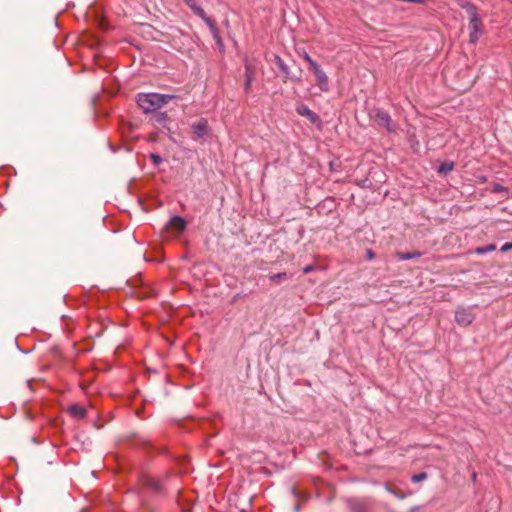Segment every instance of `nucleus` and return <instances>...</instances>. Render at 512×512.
I'll use <instances>...</instances> for the list:
<instances>
[{
    "mask_svg": "<svg viewBox=\"0 0 512 512\" xmlns=\"http://www.w3.org/2000/svg\"><path fill=\"white\" fill-rule=\"evenodd\" d=\"M475 316L470 308L460 307L455 312V321L462 326H468L472 323Z\"/></svg>",
    "mask_w": 512,
    "mask_h": 512,
    "instance_id": "4",
    "label": "nucleus"
},
{
    "mask_svg": "<svg viewBox=\"0 0 512 512\" xmlns=\"http://www.w3.org/2000/svg\"><path fill=\"white\" fill-rule=\"evenodd\" d=\"M254 71L250 65L246 61L245 63V90L248 91L250 89L251 83L253 81Z\"/></svg>",
    "mask_w": 512,
    "mask_h": 512,
    "instance_id": "10",
    "label": "nucleus"
},
{
    "mask_svg": "<svg viewBox=\"0 0 512 512\" xmlns=\"http://www.w3.org/2000/svg\"><path fill=\"white\" fill-rule=\"evenodd\" d=\"M69 412L76 419L84 418L85 415H86V409L84 407H82V406H79V405L71 406L69 408Z\"/></svg>",
    "mask_w": 512,
    "mask_h": 512,
    "instance_id": "12",
    "label": "nucleus"
},
{
    "mask_svg": "<svg viewBox=\"0 0 512 512\" xmlns=\"http://www.w3.org/2000/svg\"><path fill=\"white\" fill-rule=\"evenodd\" d=\"M411 478H412L413 481H416V475H412Z\"/></svg>",
    "mask_w": 512,
    "mask_h": 512,
    "instance_id": "26",
    "label": "nucleus"
},
{
    "mask_svg": "<svg viewBox=\"0 0 512 512\" xmlns=\"http://www.w3.org/2000/svg\"><path fill=\"white\" fill-rule=\"evenodd\" d=\"M167 229H173L182 232L186 228L185 220L180 216L172 217L166 225Z\"/></svg>",
    "mask_w": 512,
    "mask_h": 512,
    "instance_id": "9",
    "label": "nucleus"
},
{
    "mask_svg": "<svg viewBox=\"0 0 512 512\" xmlns=\"http://www.w3.org/2000/svg\"><path fill=\"white\" fill-rule=\"evenodd\" d=\"M286 279V273H277L270 276V280L273 282H280Z\"/></svg>",
    "mask_w": 512,
    "mask_h": 512,
    "instance_id": "16",
    "label": "nucleus"
},
{
    "mask_svg": "<svg viewBox=\"0 0 512 512\" xmlns=\"http://www.w3.org/2000/svg\"><path fill=\"white\" fill-rule=\"evenodd\" d=\"M379 116H380L381 121H383L385 124L388 125V123L390 121L389 116L385 113H381V114H379Z\"/></svg>",
    "mask_w": 512,
    "mask_h": 512,
    "instance_id": "21",
    "label": "nucleus"
},
{
    "mask_svg": "<svg viewBox=\"0 0 512 512\" xmlns=\"http://www.w3.org/2000/svg\"><path fill=\"white\" fill-rule=\"evenodd\" d=\"M368 256H369V258H372L373 254L371 251L368 252Z\"/></svg>",
    "mask_w": 512,
    "mask_h": 512,
    "instance_id": "25",
    "label": "nucleus"
},
{
    "mask_svg": "<svg viewBox=\"0 0 512 512\" xmlns=\"http://www.w3.org/2000/svg\"><path fill=\"white\" fill-rule=\"evenodd\" d=\"M397 258L399 260H407V259H411L414 257V254L413 253H402V252H398L396 254Z\"/></svg>",
    "mask_w": 512,
    "mask_h": 512,
    "instance_id": "19",
    "label": "nucleus"
},
{
    "mask_svg": "<svg viewBox=\"0 0 512 512\" xmlns=\"http://www.w3.org/2000/svg\"><path fill=\"white\" fill-rule=\"evenodd\" d=\"M454 169V163L453 162H444L438 167V173L442 175H447Z\"/></svg>",
    "mask_w": 512,
    "mask_h": 512,
    "instance_id": "13",
    "label": "nucleus"
},
{
    "mask_svg": "<svg viewBox=\"0 0 512 512\" xmlns=\"http://www.w3.org/2000/svg\"><path fill=\"white\" fill-rule=\"evenodd\" d=\"M310 70L313 72L315 76L316 84L319 87V89L323 92H327L329 90V79L324 70L320 67L318 63L312 68H310Z\"/></svg>",
    "mask_w": 512,
    "mask_h": 512,
    "instance_id": "3",
    "label": "nucleus"
},
{
    "mask_svg": "<svg viewBox=\"0 0 512 512\" xmlns=\"http://www.w3.org/2000/svg\"><path fill=\"white\" fill-rule=\"evenodd\" d=\"M463 9L467 12L469 16V38L471 43H475L478 41L480 36L482 35V23L480 21V18L478 16L476 7L466 2L463 4Z\"/></svg>",
    "mask_w": 512,
    "mask_h": 512,
    "instance_id": "2",
    "label": "nucleus"
},
{
    "mask_svg": "<svg viewBox=\"0 0 512 512\" xmlns=\"http://www.w3.org/2000/svg\"><path fill=\"white\" fill-rule=\"evenodd\" d=\"M310 271H312V266H306L304 269H303V272L304 273H309Z\"/></svg>",
    "mask_w": 512,
    "mask_h": 512,
    "instance_id": "24",
    "label": "nucleus"
},
{
    "mask_svg": "<svg viewBox=\"0 0 512 512\" xmlns=\"http://www.w3.org/2000/svg\"><path fill=\"white\" fill-rule=\"evenodd\" d=\"M510 249H512V242L505 243V244L501 247V251H502V252L509 251Z\"/></svg>",
    "mask_w": 512,
    "mask_h": 512,
    "instance_id": "22",
    "label": "nucleus"
},
{
    "mask_svg": "<svg viewBox=\"0 0 512 512\" xmlns=\"http://www.w3.org/2000/svg\"><path fill=\"white\" fill-rule=\"evenodd\" d=\"M296 111L299 115L306 117L313 124L320 121L319 116L304 104L297 106Z\"/></svg>",
    "mask_w": 512,
    "mask_h": 512,
    "instance_id": "7",
    "label": "nucleus"
},
{
    "mask_svg": "<svg viewBox=\"0 0 512 512\" xmlns=\"http://www.w3.org/2000/svg\"><path fill=\"white\" fill-rule=\"evenodd\" d=\"M167 118V113L165 112H160V113H156L154 115V120L157 122V123H162L166 120Z\"/></svg>",
    "mask_w": 512,
    "mask_h": 512,
    "instance_id": "17",
    "label": "nucleus"
},
{
    "mask_svg": "<svg viewBox=\"0 0 512 512\" xmlns=\"http://www.w3.org/2000/svg\"><path fill=\"white\" fill-rule=\"evenodd\" d=\"M193 139L198 140L206 136L209 132V125L206 119L201 118L191 125Z\"/></svg>",
    "mask_w": 512,
    "mask_h": 512,
    "instance_id": "5",
    "label": "nucleus"
},
{
    "mask_svg": "<svg viewBox=\"0 0 512 512\" xmlns=\"http://www.w3.org/2000/svg\"><path fill=\"white\" fill-rule=\"evenodd\" d=\"M274 62L278 69L284 74V82L289 78V68L284 61L278 56L274 55Z\"/></svg>",
    "mask_w": 512,
    "mask_h": 512,
    "instance_id": "11",
    "label": "nucleus"
},
{
    "mask_svg": "<svg viewBox=\"0 0 512 512\" xmlns=\"http://www.w3.org/2000/svg\"><path fill=\"white\" fill-rule=\"evenodd\" d=\"M303 58L309 64V69L317 64V62L314 61L307 52L303 53Z\"/></svg>",
    "mask_w": 512,
    "mask_h": 512,
    "instance_id": "18",
    "label": "nucleus"
},
{
    "mask_svg": "<svg viewBox=\"0 0 512 512\" xmlns=\"http://www.w3.org/2000/svg\"><path fill=\"white\" fill-rule=\"evenodd\" d=\"M426 479V474L425 473H418V482L422 481Z\"/></svg>",
    "mask_w": 512,
    "mask_h": 512,
    "instance_id": "23",
    "label": "nucleus"
},
{
    "mask_svg": "<svg viewBox=\"0 0 512 512\" xmlns=\"http://www.w3.org/2000/svg\"><path fill=\"white\" fill-rule=\"evenodd\" d=\"M177 98L178 96L174 94L140 93L136 97V102L142 111L148 114L155 112L168 104L169 101Z\"/></svg>",
    "mask_w": 512,
    "mask_h": 512,
    "instance_id": "1",
    "label": "nucleus"
},
{
    "mask_svg": "<svg viewBox=\"0 0 512 512\" xmlns=\"http://www.w3.org/2000/svg\"><path fill=\"white\" fill-rule=\"evenodd\" d=\"M495 249H496V246L494 244H490V245H487L485 247H478V248H476L475 252L477 254H484V253H487V252L494 251Z\"/></svg>",
    "mask_w": 512,
    "mask_h": 512,
    "instance_id": "15",
    "label": "nucleus"
},
{
    "mask_svg": "<svg viewBox=\"0 0 512 512\" xmlns=\"http://www.w3.org/2000/svg\"><path fill=\"white\" fill-rule=\"evenodd\" d=\"M492 192L494 193H505L506 194V198H510L511 196L509 195V192H508V189L498 183L494 184L492 186Z\"/></svg>",
    "mask_w": 512,
    "mask_h": 512,
    "instance_id": "14",
    "label": "nucleus"
},
{
    "mask_svg": "<svg viewBox=\"0 0 512 512\" xmlns=\"http://www.w3.org/2000/svg\"><path fill=\"white\" fill-rule=\"evenodd\" d=\"M187 5L194 11V13L196 15H198L199 17H201L208 25L209 27L211 28V30L215 33L216 31V28H215V24H214V21L211 20L209 17L206 16L204 10L197 6L196 4V0H184Z\"/></svg>",
    "mask_w": 512,
    "mask_h": 512,
    "instance_id": "6",
    "label": "nucleus"
},
{
    "mask_svg": "<svg viewBox=\"0 0 512 512\" xmlns=\"http://www.w3.org/2000/svg\"><path fill=\"white\" fill-rule=\"evenodd\" d=\"M141 482H142L143 486L151 489L152 491H154L156 493H160L162 491L160 482L150 475H143L141 477Z\"/></svg>",
    "mask_w": 512,
    "mask_h": 512,
    "instance_id": "8",
    "label": "nucleus"
},
{
    "mask_svg": "<svg viewBox=\"0 0 512 512\" xmlns=\"http://www.w3.org/2000/svg\"><path fill=\"white\" fill-rule=\"evenodd\" d=\"M150 158L154 165L158 166L162 162V158L158 154H151Z\"/></svg>",
    "mask_w": 512,
    "mask_h": 512,
    "instance_id": "20",
    "label": "nucleus"
}]
</instances>
